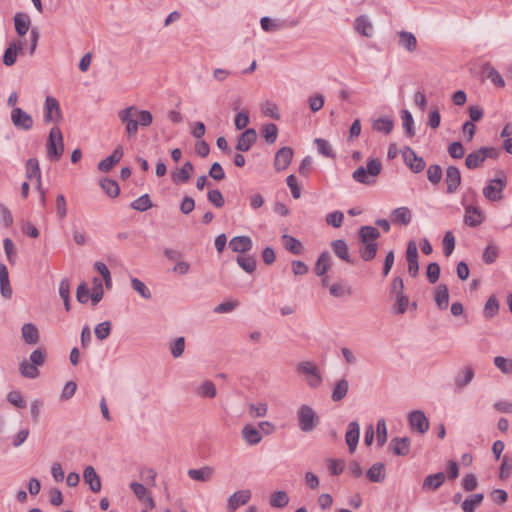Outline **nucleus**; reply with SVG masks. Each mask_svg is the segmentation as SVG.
Wrapping results in <instances>:
<instances>
[{
	"label": "nucleus",
	"mask_w": 512,
	"mask_h": 512,
	"mask_svg": "<svg viewBox=\"0 0 512 512\" xmlns=\"http://www.w3.org/2000/svg\"><path fill=\"white\" fill-rule=\"evenodd\" d=\"M118 118L125 125V133L128 138L136 136L139 126L148 127L153 121L150 111L139 110L133 105L118 111Z\"/></svg>",
	"instance_id": "1"
},
{
	"label": "nucleus",
	"mask_w": 512,
	"mask_h": 512,
	"mask_svg": "<svg viewBox=\"0 0 512 512\" xmlns=\"http://www.w3.org/2000/svg\"><path fill=\"white\" fill-rule=\"evenodd\" d=\"M382 165L378 159L372 158L367 162V166H360L354 170L352 178L354 181L370 185L375 183L376 177L380 174Z\"/></svg>",
	"instance_id": "2"
},
{
	"label": "nucleus",
	"mask_w": 512,
	"mask_h": 512,
	"mask_svg": "<svg viewBox=\"0 0 512 512\" xmlns=\"http://www.w3.org/2000/svg\"><path fill=\"white\" fill-rule=\"evenodd\" d=\"M47 157L51 161H59L64 153V139L60 128H51L46 142Z\"/></svg>",
	"instance_id": "3"
},
{
	"label": "nucleus",
	"mask_w": 512,
	"mask_h": 512,
	"mask_svg": "<svg viewBox=\"0 0 512 512\" xmlns=\"http://www.w3.org/2000/svg\"><path fill=\"white\" fill-rule=\"evenodd\" d=\"M507 184V178L502 171L498 172V177L488 181L483 188V195L489 201H500L503 199V190Z\"/></svg>",
	"instance_id": "4"
},
{
	"label": "nucleus",
	"mask_w": 512,
	"mask_h": 512,
	"mask_svg": "<svg viewBox=\"0 0 512 512\" xmlns=\"http://www.w3.org/2000/svg\"><path fill=\"white\" fill-rule=\"evenodd\" d=\"M296 371L299 374L305 375V381L310 388H318L323 382L318 367L311 361L300 362L296 367Z\"/></svg>",
	"instance_id": "5"
},
{
	"label": "nucleus",
	"mask_w": 512,
	"mask_h": 512,
	"mask_svg": "<svg viewBox=\"0 0 512 512\" xmlns=\"http://www.w3.org/2000/svg\"><path fill=\"white\" fill-rule=\"evenodd\" d=\"M498 150L494 147H481L467 155L465 165L468 169L480 167L487 158H497Z\"/></svg>",
	"instance_id": "6"
},
{
	"label": "nucleus",
	"mask_w": 512,
	"mask_h": 512,
	"mask_svg": "<svg viewBox=\"0 0 512 512\" xmlns=\"http://www.w3.org/2000/svg\"><path fill=\"white\" fill-rule=\"evenodd\" d=\"M298 425L301 431L311 432L319 423V417L312 407L301 405L297 411Z\"/></svg>",
	"instance_id": "7"
},
{
	"label": "nucleus",
	"mask_w": 512,
	"mask_h": 512,
	"mask_svg": "<svg viewBox=\"0 0 512 512\" xmlns=\"http://www.w3.org/2000/svg\"><path fill=\"white\" fill-rule=\"evenodd\" d=\"M61 117V109L58 100L52 96H47L44 103V122H54L58 124Z\"/></svg>",
	"instance_id": "8"
},
{
	"label": "nucleus",
	"mask_w": 512,
	"mask_h": 512,
	"mask_svg": "<svg viewBox=\"0 0 512 512\" xmlns=\"http://www.w3.org/2000/svg\"><path fill=\"white\" fill-rule=\"evenodd\" d=\"M11 122L17 129L24 131L32 129L34 124L32 116L19 107H14L12 109Z\"/></svg>",
	"instance_id": "9"
},
{
	"label": "nucleus",
	"mask_w": 512,
	"mask_h": 512,
	"mask_svg": "<svg viewBox=\"0 0 512 512\" xmlns=\"http://www.w3.org/2000/svg\"><path fill=\"white\" fill-rule=\"evenodd\" d=\"M403 160L405 164L413 171L414 173H420L425 168V161L422 157L416 155L415 151L406 146L402 151Z\"/></svg>",
	"instance_id": "10"
},
{
	"label": "nucleus",
	"mask_w": 512,
	"mask_h": 512,
	"mask_svg": "<svg viewBox=\"0 0 512 512\" xmlns=\"http://www.w3.org/2000/svg\"><path fill=\"white\" fill-rule=\"evenodd\" d=\"M409 425L413 430L424 434L429 430V421L421 410H414L408 415Z\"/></svg>",
	"instance_id": "11"
},
{
	"label": "nucleus",
	"mask_w": 512,
	"mask_h": 512,
	"mask_svg": "<svg viewBox=\"0 0 512 512\" xmlns=\"http://www.w3.org/2000/svg\"><path fill=\"white\" fill-rule=\"evenodd\" d=\"M484 221V215L480 208L468 205L465 207L464 223L470 227H478Z\"/></svg>",
	"instance_id": "12"
},
{
	"label": "nucleus",
	"mask_w": 512,
	"mask_h": 512,
	"mask_svg": "<svg viewBox=\"0 0 512 512\" xmlns=\"http://www.w3.org/2000/svg\"><path fill=\"white\" fill-rule=\"evenodd\" d=\"M293 150L290 147H283L277 151L274 166L277 171L285 170L293 159Z\"/></svg>",
	"instance_id": "13"
},
{
	"label": "nucleus",
	"mask_w": 512,
	"mask_h": 512,
	"mask_svg": "<svg viewBox=\"0 0 512 512\" xmlns=\"http://www.w3.org/2000/svg\"><path fill=\"white\" fill-rule=\"evenodd\" d=\"M445 182L447 184V193L453 194L461 184V173L455 166H449L446 169Z\"/></svg>",
	"instance_id": "14"
},
{
	"label": "nucleus",
	"mask_w": 512,
	"mask_h": 512,
	"mask_svg": "<svg viewBox=\"0 0 512 512\" xmlns=\"http://www.w3.org/2000/svg\"><path fill=\"white\" fill-rule=\"evenodd\" d=\"M360 426L358 422L352 421L348 425V430L345 435V441L348 445L350 453L355 452L357 444L359 442Z\"/></svg>",
	"instance_id": "15"
},
{
	"label": "nucleus",
	"mask_w": 512,
	"mask_h": 512,
	"mask_svg": "<svg viewBox=\"0 0 512 512\" xmlns=\"http://www.w3.org/2000/svg\"><path fill=\"white\" fill-rule=\"evenodd\" d=\"M21 337L28 345H36L40 341L39 331L33 323H25L22 326Z\"/></svg>",
	"instance_id": "16"
},
{
	"label": "nucleus",
	"mask_w": 512,
	"mask_h": 512,
	"mask_svg": "<svg viewBox=\"0 0 512 512\" xmlns=\"http://www.w3.org/2000/svg\"><path fill=\"white\" fill-rule=\"evenodd\" d=\"M122 156V148L117 147L111 155L98 163V169L104 173L109 172L121 160Z\"/></svg>",
	"instance_id": "17"
},
{
	"label": "nucleus",
	"mask_w": 512,
	"mask_h": 512,
	"mask_svg": "<svg viewBox=\"0 0 512 512\" xmlns=\"http://www.w3.org/2000/svg\"><path fill=\"white\" fill-rule=\"evenodd\" d=\"M256 139V131L254 129H247L238 138L236 149L241 152H246L256 142Z\"/></svg>",
	"instance_id": "18"
},
{
	"label": "nucleus",
	"mask_w": 512,
	"mask_h": 512,
	"mask_svg": "<svg viewBox=\"0 0 512 512\" xmlns=\"http://www.w3.org/2000/svg\"><path fill=\"white\" fill-rule=\"evenodd\" d=\"M229 247L233 252L246 253L252 249V240L249 236H236L230 240Z\"/></svg>",
	"instance_id": "19"
},
{
	"label": "nucleus",
	"mask_w": 512,
	"mask_h": 512,
	"mask_svg": "<svg viewBox=\"0 0 512 512\" xmlns=\"http://www.w3.org/2000/svg\"><path fill=\"white\" fill-rule=\"evenodd\" d=\"M24 48V42L18 41L11 43L8 48L5 50L3 55V63L6 66H12L15 64L17 60L18 52L22 51Z\"/></svg>",
	"instance_id": "20"
},
{
	"label": "nucleus",
	"mask_w": 512,
	"mask_h": 512,
	"mask_svg": "<svg viewBox=\"0 0 512 512\" xmlns=\"http://www.w3.org/2000/svg\"><path fill=\"white\" fill-rule=\"evenodd\" d=\"M131 489L135 493V495L138 497V499L146 505L147 508L153 509L155 507L154 500L147 492V489L145 486H143L139 482H131L130 485Z\"/></svg>",
	"instance_id": "21"
},
{
	"label": "nucleus",
	"mask_w": 512,
	"mask_h": 512,
	"mask_svg": "<svg viewBox=\"0 0 512 512\" xmlns=\"http://www.w3.org/2000/svg\"><path fill=\"white\" fill-rule=\"evenodd\" d=\"M390 218L392 223L406 226L412 220V213L407 207H398L391 212Z\"/></svg>",
	"instance_id": "22"
},
{
	"label": "nucleus",
	"mask_w": 512,
	"mask_h": 512,
	"mask_svg": "<svg viewBox=\"0 0 512 512\" xmlns=\"http://www.w3.org/2000/svg\"><path fill=\"white\" fill-rule=\"evenodd\" d=\"M251 497L249 490H240L230 496L228 500V508L230 511H235L239 506L246 504Z\"/></svg>",
	"instance_id": "23"
},
{
	"label": "nucleus",
	"mask_w": 512,
	"mask_h": 512,
	"mask_svg": "<svg viewBox=\"0 0 512 512\" xmlns=\"http://www.w3.org/2000/svg\"><path fill=\"white\" fill-rule=\"evenodd\" d=\"M331 248L334 254L341 260L352 263V259L349 254V248L347 243L342 239H337L331 242Z\"/></svg>",
	"instance_id": "24"
},
{
	"label": "nucleus",
	"mask_w": 512,
	"mask_h": 512,
	"mask_svg": "<svg viewBox=\"0 0 512 512\" xmlns=\"http://www.w3.org/2000/svg\"><path fill=\"white\" fill-rule=\"evenodd\" d=\"M242 437L248 445H256L262 440L260 430L251 424H247L242 429Z\"/></svg>",
	"instance_id": "25"
},
{
	"label": "nucleus",
	"mask_w": 512,
	"mask_h": 512,
	"mask_svg": "<svg viewBox=\"0 0 512 512\" xmlns=\"http://www.w3.org/2000/svg\"><path fill=\"white\" fill-rule=\"evenodd\" d=\"M16 32L19 36H24L30 29L31 19L26 13H16L14 16Z\"/></svg>",
	"instance_id": "26"
},
{
	"label": "nucleus",
	"mask_w": 512,
	"mask_h": 512,
	"mask_svg": "<svg viewBox=\"0 0 512 512\" xmlns=\"http://www.w3.org/2000/svg\"><path fill=\"white\" fill-rule=\"evenodd\" d=\"M390 448L395 455L405 456L410 451V439L408 437L393 438L390 443Z\"/></svg>",
	"instance_id": "27"
},
{
	"label": "nucleus",
	"mask_w": 512,
	"mask_h": 512,
	"mask_svg": "<svg viewBox=\"0 0 512 512\" xmlns=\"http://www.w3.org/2000/svg\"><path fill=\"white\" fill-rule=\"evenodd\" d=\"M354 29L365 37H371L373 35V25L366 15H361L356 18Z\"/></svg>",
	"instance_id": "28"
},
{
	"label": "nucleus",
	"mask_w": 512,
	"mask_h": 512,
	"mask_svg": "<svg viewBox=\"0 0 512 512\" xmlns=\"http://www.w3.org/2000/svg\"><path fill=\"white\" fill-rule=\"evenodd\" d=\"M399 36V45L406 49L408 52H414L417 48V39L415 35L411 32L400 31L398 33Z\"/></svg>",
	"instance_id": "29"
},
{
	"label": "nucleus",
	"mask_w": 512,
	"mask_h": 512,
	"mask_svg": "<svg viewBox=\"0 0 512 512\" xmlns=\"http://www.w3.org/2000/svg\"><path fill=\"white\" fill-rule=\"evenodd\" d=\"M282 244L289 252H291L294 255H300L303 252V245L302 243L296 239L295 237L284 234L282 237Z\"/></svg>",
	"instance_id": "30"
},
{
	"label": "nucleus",
	"mask_w": 512,
	"mask_h": 512,
	"mask_svg": "<svg viewBox=\"0 0 512 512\" xmlns=\"http://www.w3.org/2000/svg\"><path fill=\"white\" fill-rule=\"evenodd\" d=\"M193 170H194V167L191 162L188 161V162L184 163L183 166L181 167V169L172 173L173 182L174 183L187 182L190 179L191 173L193 172Z\"/></svg>",
	"instance_id": "31"
},
{
	"label": "nucleus",
	"mask_w": 512,
	"mask_h": 512,
	"mask_svg": "<svg viewBox=\"0 0 512 512\" xmlns=\"http://www.w3.org/2000/svg\"><path fill=\"white\" fill-rule=\"evenodd\" d=\"M26 176L28 179L36 178L38 182V189H41V170L39 162L36 158L28 159L26 163Z\"/></svg>",
	"instance_id": "32"
},
{
	"label": "nucleus",
	"mask_w": 512,
	"mask_h": 512,
	"mask_svg": "<svg viewBox=\"0 0 512 512\" xmlns=\"http://www.w3.org/2000/svg\"><path fill=\"white\" fill-rule=\"evenodd\" d=\"M331 267V256L329 252H323L317 259L314 272L317 276H324Z\"/></svg>",
	"instance_id": "33"
},
{
	"label": "nucleus",
	"mask_w": 512,
	"mask_h": 512,
	"mask_svg": "<svg viewBox=\"0 0 512 512\" xmlns=\"http://www.w3.org/2000/svg\"><path fill=\"white\" fill-rule=\"evenodd\" d=\"M195 393L201 398L212 399L216 396L217 389L212 381L205 380L196 388Z\"/></svg>",
	"instance_id": "34"
},
{
	"label": "nucleus",
	"mask_w": 512,
	"mask_h": 512,
	"mask_svg": "<svg viewBox=\"0 0 512 512\" xmlns=\"http://www.w3.org/2000/svg\"><path fill=\"white\" fill-rule=\"evenodd\" d=\"M188 476L193 480H206L216 477V474L212 467L204 466L199 469L188 470Z\"/></svg>",
	"instance_id": "35"
},
{
	"label": "nucleus",
	"mask_w": 512,
	"mask_h": 512,
	"mask_svg": "<svg viewBox=\"0 0 512 512\" xmlns=\"http://www.w3.org/2000/svg\"><path fill=\"white\" fill-rule=\"evenodd\" d=\"M380 237V232L373 226H362L359 230L361 243L375 242Z\"/></svg>",
	"instance_id": "36"
},
{
	"label": "nucleus",
	"mask_w": 512,
	"mask_h": 512,
	"mask_svg": "<svg viewBox=\"0 0 512 512\" xmlns=\"http://www.w3.org/2000/svg\"><path fill=\"white\" fill-rule=\"evenodd\" d=\"M435 301L437 306L443 310L448 307L449 303V292L446 285H438L435 289Z\"/></svg>",
	"instance_id": "37"
},
{
	"label": "nucleus",
	"mask_w": 512,
	"mask_h": 512,
	"mask_svg": "<svg viewBox=\"0 0 512 512\" xmlns=\"http://www.w3.org/2000/svg\"><path fill=\"white\" fill-rule=\"evenodd\" d=\"M349 389V383L346 379H340L336 382L331 398L334 402L341 401L348 392Z\"/></svg>",
	"instance_id": "38"
},
{
	"label": "nucleus",
	"mask_w": 512,
	"mask_h": 512,
	"mask_svg": "<svg viewBox=\"0 0 512 512\" xmlns=\"http://www.w3.org/2000/svg\"><path fill=\"white\" fill-rule=\"evenodd\" d=\"M483 500V494L477 493L467 497L462 503V510L464 512H474Z\"/></svg>",
	"instance_id": "39"
},
{
	"label": "nucleus",
	"mask_w": 512,
	"mask_h": 512,
	"mask_svg": "<svg viewBox=\"0 0 512 512\" xmlns=\"http://www.w3.org/2000/svg\"><path fill=\"white\" fill-rule=\"evenodd\" d=\"M395 303L392 307L394 315H402L407 311L409 305V298L405 294L394 295Z\"/></svg>",
	"instance_id": "40"
},
{
	"label": "nucleus",
	"mask_w": 512,
	"mask_h": 512,
	"mask_svg": "<svg viewBox=\"0 0 512 512\" xmlns=\"http://www.w3.org/2000/svg\"><path fill=\"white\" fill-rule=\"evenodd\" d=\"M100 186L109 197L115 198L119 195L120 188L115 180L103 178L100 181Z\"/></svg>",
	"instance_id": "41"
},
{
	"label": "nucleus",
	"mask_w": 512,
	"mask_h": 512,
	"mask_svg": "<svg viewBox=\"0 0 512 512\" xmlns=\"http://www.w3.org/2000/svg\"><path fill=\"white\" fill-rule=\"evenodd\" d=\"M19 371L20 374L25 378L34 379L37 378L39 375V370L37 369V367L26 359H24L19 364Z\"/></svg>",
	"instance_id": "42"
},
{
	"label": "nucleus",
	"mask_w": 512,
	"mask_h": 512,
	"mask_svg": "<svg viewBox=\"0 0 512 512\" xmlns=\"http://www.w3.org/2000/svg\"><path fill=\"white\" fill-rule=\"evenodd\" d=\"M363 247L360 249L361 258L364 261H370L375 258L377 254L378 245L376 242L362 243Z\"/></svg>",
	"instance_id": "43"
},
{
	"label": "nucleus",
	"mask_w": 512,
	"mask_h": 512,
	"mask_svg": "<svg viewBox=\"0 0 512 512\" xmlns=\"http://www.w3.org/2000/svg\"><path fill=\"white\" fill-rule=\"evenodd\" d=\"M329 293L333 297L340 298L351 295L352 289L342 282H337L329 286Z\"/></svg>",
	"instance_id": "44"
},
{
	"label": "nucleus",
	"mask_w": 512,
	"mask_h": 512,
	"mask_svg": "<svg viewBox=\"0 0 512 512\" xmlns=\"http://www.w3.org/2000/svg\"><path fill=\"white\" fill-rule=\"evenodd\" d=\"M394 127L393 120L388 117H382L373 122V129L385 134H389Z\"/></svg>",
	"instance_id": "45"
},
{
	"label": "nucleus",
	"mask_w": 512,
	"mask_h": 512,
	"mask_svg": "<svg viewBox=\"0 0 512 512\" xmlns=\"http://www.w3.org/2000/svg\"><path fill=\"white\" fill-rule=\"evenodd\" d=\"M260 25L265 32H277L283 28L281 21L271 19L267 16L261 18Z\"/></svg>",
	"instance_id": "46"
},
{
	"label": "nucleus",
	"mask_w": 512,
	"mask_h": 512,
	"mask_svg": "<svg viewBox=\"0 0 512 512\" xmlns=\"http://www.w3.org/2000/svg\"><path fill=\"white\" fill-rule=\"evenodd\" d=\"M474 377V371L471 367H466L461 371L455 379V383L459 388L466 387Z\"/></svg>",
	"instance_id": "47"
},
{
	"label": "nucleus",
	"mask_w": 512,
	"mask_h": 512,
	"mask_svg": "<svg viewBox=\"0 0 512 512\" xmlns=\"http://www.w3.org/2000/svg\"><path fill=\"white\" fill-rule=\"evenodd\" d=\"M316 146H317V150H318V153L323 155L324 157H327V158H334L335 157V154L333 152V148L331 146V144L325 140V139H322V138H316L314 140Z\"/></svg>",
	"instance_id": "48"
},
{
	"label": "nucleus",
	"mask_w": 512,
	"mask_h": 512,
	"mask_svg": "<svg viewBox=\"0 0 512 512\" xmlns=\"http://www.w3.org/2000/svg\"><path fill=\"white\" fill-rule=\"evenodd\" d=\"M499 254V249L496 244L490 243L484 249L482 259L486 264H492L496 261Z\"/></svg>",
	"instance_id": "49"
},
{
	"label": "nucleus",
	"mask_w": 512,
	"mask_h": 512,
	"mask_svg": "<svg viewBox=\"0 0 512 512\" xmlns=\"http://www.w3.org/2000/svg\"><path fill=\"white\" fill-rule=\"evenodd\" d=\"M236 261L247 273H253L256 269V260L252 256H238Z\"/></svg>",
	"instance_id": "50"
},
{
	"label": "nucleus",
	"mask_w": 512,
	"mask_h": 512,
	"mask_svg": "<svg viewBox=\"0 0 512 512\" xmlns=\"http://www.w3.org/2000/svg\"><path fill=\"white\" fill-rule=\"evenodd\" d=\"M131 207L134 210H137V211H140V212L147 211L148 209H150L152 207V202H151V200L149 198V195L148 194H144V195L138 197L136 200H134L131 203Z\"/></svg>",
	"instance_id": "51"
},
{
	"label": "nucleus",
	"mask_w": 512,
	"mask_h": 512,
	"mask_svg": "<svg viewBox=\"0 0 512 512\" xmlns=\"http://www.w3.org/2000/svg\"><path fill=\"white\" fill-rule=\"evenodd\" d=\"M499 311V303L495 296H490L484 307V316L488 319L494 317Z\"/></svg>",
	"instance_id": "52"
},
{
	"label": "nucleus",
	"mask_w": 512,
	"mask_h": 512,
	"mask_svg": "<svg viewBox=\"0 0 512 512\" xmlns=\"http://www.w3.org/2000/svg\"><path fill=\"white\" fill-rule=\"evenodd\" d=\"M289 502V497L284 491H277L270 498V505L275 508H282Z\"/></svg>",
	"instance_id": "53"
},
{
	"label": "nucleus",
	"mask_w": 512,
	"mask_h": 512,
	"mask_svg": "<svg viewBox=\"0 0 512 512\" xmlns=\"http://www.w3.org/2000/svg\"><path fill=\"white\" fill-rule=\"evenodd\" d=\"M111 322L110 321H104L96 325L94 329V333L100 341L105 340L108 338V336L111 333Z\"/></svg>",
	"instance_id": "54"
},
{
	"label": "nucleus",
	"mask_w": 512,
	"mask_h": 512,
	"mask_svg": "<svg viewBox=\"0 0 512 512\" xmlns=\"http://www.w3.org/2000/svg\"><path fill=\"white\" fill-rule=\"evenodd\" d=\"M402 119V125L403 128L406 130V134L409 137H413L415 135V131L413 129V116L408 110L402 111L401 114Z\"/></svg>",
	"instance_id": "55"
},
{
	"label": "nucleus",
	"mask_w": 512,
	"mask_h": 512,
	"mask_svg": "<svg viewBox=\"0 0 512 512\" xmlns=\"http://www.w3.org/2000/svg\"><path fill=\"white\" fill-rule=\"evenodd\" d=\"M262 134L266 142L272 144L277 139L278 128L273 123L266 124L262 129Z\"/></svg>",
	"instance_id": "56"
},
{
	"label": "nucleus",
	"mask_w": 512,
	"mask_h": 512,
	"mask_svg": "<svg viewBox=\"0 0 512 512\" xmlns=\"http://www.w3.org/2000/svg\"><path fill=\"white\" fill-rule=\"evenodd\" d=\"M132 288L139 293L144 299L151 298V291L147 288L144 282L138 278L131 279Z\"/></svg>",
	"instance_id": "57"
},
{
	"label": "nucleus",
	"mask_w": 512,
	"mask_h": 512,
	"mask_svg": "<svg viewBox=\"0 0 512 512\" xmlns=\"http://www.w3.org/2000/svg\"><path fill=\"white\" fill-rule=\"evenodd\" d=\"M494 365L504 374L512 373V360L502 356L494 358Z\"/></svg>",
	"instance_id": "58"
},
{
	"label": "nucleus",
	"mask_w": 512,
	"mask_h": 512,
	"mask_svg": "<svg viewBox=\"0 0 512 512\" xmlns=\"http://www.w3.org/2000/svg\"><path fill=\"white\" fill-rule=\"evenodd\" d=\"M455 249V237L451 231H447L443 238V251L446 257L450 256Z\"/></svg>",
	"instance_id": "59"
},
{
	"label": "nucleus",
	"mask_w": 512,
	"mask_h": 512,
	"mask_svg": "<svg viewBox=\"0 0 512 512\" xmlns=\"http://www.w3.org/2000/svg\"><path fill=\"white\" fill-rule=\"evenodd\" d=\"M207 198H208V201L211 204H213L216 208H221L225 204L224 197H223L222 193L220 192V190H218V189L209 190L207 193Z\"/></svg>",
	"instance_id": "60"
},
{
	"label": "nucleus",
	"mask_w": 512,
	"mask_h": 512,
	"mask_svg": "<svg viewBox=\"0 0 512 512\" xmlns=\"http://www.w3.org/2000/svg\"><path fill=\"white\" fill-rule=\"evenodd\" d=\"M72 237L74 242L79 246L85 245L88 240L85 229L76 225L72 226Z\"/></svg>",
	"instance_id": "61"
},
{
	"label": "nucleus",
	"mask_w": 512,
	"mask_h": 512,
	"mask_svg": "<svg viewBox=\"0 0 512 512\" xmlns=\"http://www.w3.org/2000/svg\"><path fill=\"white\" fill-rule=\"evenodd\" d=\"M377 430V443L379 446H383L387 441V427L386 422L383 418L377 421L376 425Z\"/></svg>",
	"instance_id": "62"
},
{
	"label": "nucleus",
	"mask_w": 512,
	"mask_h": 512,
	"mask_svg": "<svg viewBox=\"0 0 512 512\" xmlns=\"http://www.w3.org/2000/svg\"><path fill=\"white\" fill-rule=\"evenodd\" d=\"M427 178L432 184H438L442 178V169L439 165H430L427 169Z\"/></svg>",
	"instance_id": "63"
},
{
	"label": "nucleus",
	"mask_w": 512,
	"mask_h": 512,
	"mask_svg": "<svg viewBox=\"0 0 512 512\" xmlns=\"http://www.w3.org/2000/svg\"><path fill=\"white\" fill-rule=\"evenodd\" d=\"M262 113L265 116H270L273 119L278 120L280 118L278 106L270 101H266L262 104Z\"/></svg>",
	"instance_id": "64"
}]
</instances>
